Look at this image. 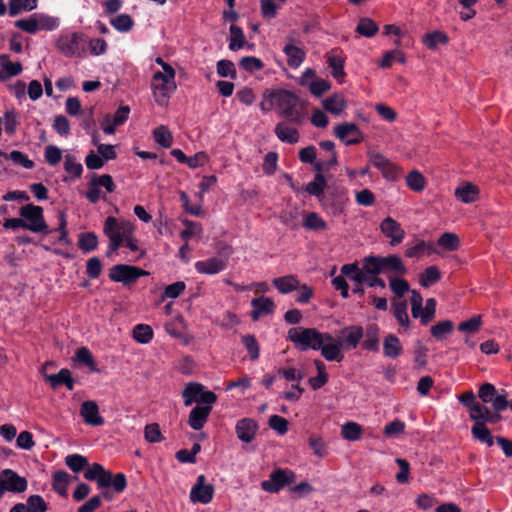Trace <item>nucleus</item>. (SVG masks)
Instances as JSON below:
<instances>
[{"mask_svg":"<svg viewBox=\"0 0 512 512\" xmlns=\"http://www.w3.org/2000/svg\"><path fill=\"white\" fill-rule=\"evenodd\" d=\"M365 339L362 342V348L367 351L377 352L380 342V328L377 324H368L364 330Z\"/></svg>","mask_w":512,"mask_h":512,"instance_id":"4be33fe9","label":"nucleus"},{"mask_svg":"<svg viewBox=\"0 0 512 512\" xmlns=\"http://www.w3.org/2000/svg\"><path fill=\"white\" fill-rule=\"evenodd\" d=\"M212 411V406L196 405L189 413L188 424L193 430L204 427Z\"/></svg>","mask_w":512,"mask_h":512,"instance_id":"412c9836","label":"nucleus"},{"mask_svg":"<svg viewBox=\"0 0 512 512\" xmlns=\"http://www.w3.org/2000/svg\"><path fill=\"white\" fill-rule=\"evenodd\" d=\"M389 285L390 289L397 297H402L410 289L409 283L403 278L391 277L389 279Z\"/></svg>","mask_w":512,"mask_h":512,"instance_id":"774afa93","label":"nucleus"},{"mask_svg":"<svg viewBox=\"0 0 512 512\" xmlns=\"http://www.w3.org/2000/svg\"><path fill=\"white\" fill-rule=\"evenodd\" d=\"M296 474L289 469L277 468L271 472L269 479L261 483L264 491L270 493L279 492L284 486L294 483Z\"/></svg>","mask_w":512,"mask_h":512,"instance_id":"1a4fd4ad","label":"nucleus"},{"mask_svg":"<svg viewBox=\"0 0 512 512\" xmlns=\"http://www.w3.org/2000/svg\"><path fill=\"white\" fill-rule=\"evenodd\" d=\"M20 216L26 221L25 229L34 233H51L43 215V208L33 204H27L20 209Z\"/></svg>","mask_w":512,"mask_h":512,"instance_id":"0eeeda50","label":"nucleus"},{"mask_svg":"<svg viewBox=\"0 0 512 512\" xmlns=\"http://www.w3.org/2000/svg\"><path fill=\"white\" fill-rule=\"evenodd\" d=\"M65 464L74 473L85 472L92 466L89 464L87 457L76 453L67 455L65 457Z\"/></svg>","mask_w":512,"mask_h":512,"instance_id":"72a5a7b5","label":"nucleus"},{"mask_svg":"<svg viewBox=\"0 0 512 512\" xmlns=\"http://www.w3.org/2000/svg\"><path fill=\"white\" fill-rule=\"evenodd\" d=\"M80 415L89 425L101 426L104 424V418L99 415V407L95 401H84L80 407Z\"/></svg>","mask_w":512,"mask_h":512,"instance_id":"a211bd4d","label":"nucleus"},{"mask_svg":"<svg viewBox=\"0 0 512 512\" xmlns=\"http://www.w3.org/2000/svg\"><path fill=\"white\" fill-rule=\"evenodd\" d=\"M18 125L19 119L17 112L14 109L6 111L4 114L5 132L10 136L14 135Z\"/></svg>","mask_w":512,"mask_h":512,"instance_id":"0e129e2a","label":"nucleus"},{"mask_svg":"<svg viewBox=\"0 0 512 512\" xmlns=\"http://www.w3.org/2000/svg\"><path fill=\"white\" fill-rule=\"evenodd\" d=\"M227 264V260L219 257H211L206 260L197 261L195 263V269L201 274L215 275L225 270Z\"/></svg>","mask_w":512,"mask_h":512,"instance_id":"6ab92c4d","label":"nucleus"},{"mask_svg":"<svg viewBox=\"0 0 512 512\" xmlns=\"http://www.w3.org/2000/svg\"><path fill=\"white\" fill-rule=\"evenodd\" d=\"M258 429V423L252 418H242L235 425L237 438L245 443H250L254 440Z\"/></svg>","mask_w":512,"mask_h":512,"instance_id":"dca6fc26","label":"nucleus"},{"mask_svg":"<svg viewBox=\"0 0 512 512\" xmlns=\"http://www.w3.org/2000/svg\"><path fill=\"white\" fill-rule=\"evenodd\" d=\"M133 230L134 226L130 222L119 223L113 216L106 218L103 227V232L108 239H111V237L113 238L114 236L125 239L127 235L132 234Z\"/></svg>","mask_w":512,"mask_h":512,"instance_id":"4468645a","label":"nucleus"},{"mask_svg":"<svg viewBox=\"0 0 512 512\" xmlns=\"http://www.w3.org/2000/svg\"><path fill=\"white\" fill-rule=\"evenodd\" d=\"M379 31V26L371 18H361L357 24L356 32L361 36L371 38L375 36Z\"/></svg>","mask_w":512,"mask_h":512,"instance_id":"a19ab883","label":"nucleus"},{"mask_svg":"<svg viewBox=\"0 0 512 512\" xmlns=\"http://www.w3.org/2000/svg\"><path fill=\"white\" fill-rule=\"evenodd\" d=\"M459 242V237L450 232L443 233L438 239V245L447 251L457 250Z\"/></svg>","mask_w":512,"mask_h":512,"instance_id":"052dcab7","label":"nucleus"},{"mask_svg":"<svg viewBox=\"0 0 512 512\" xmlns=\"http://www.w3.org/2000/svg\"><path fill=\"white\" fill-rule=\"evenodd\" d=\"M98 246V237L94 232H83L78 236V247L84 253L94 251Z\"/></svg>","mask_w":512,"mask_h":512,"instance_id":"79ce46f5","label":"nucleus"},{"mask_svg":"<svg viewBox=\"0 0 512 512\" xmlns=\"http://www.w3.org/2000/svg\"><path fill=\"white\" fill-rule=\"evenodd\" d=\"M403 352L400 339L394 334H388L383 341V354L385 357L395 359Z\"/></svg>","mask_w":512,"mask_h":512,"instance_id":"393cba45","label":"nucleus"},{"mask_svg":"<svg viewBox=\"0 0 512 512\" xmlns=\"http://www.w3.org/2000/svg\"><path fill=\"white\" fill-rule=\"evenodd\" d=\"M38 31H54L60 26L58 17L50 16L45 13H36Z\"/></svg>","mask_w":512,"mask_h":512,"instance_id":"a18cd8bd","label":"nucleus"},{"mask_svg":"<svg viewBox=\"0 0 512 512\" xmlns=\"http://www.w3.org/2000/svg\"><path fill=\"white\" fill-rule=\"evenodd\" d=\"M110 24L119 32H128L134 25V20L128 14H120L110 20Z\"/></svg>","mask_w":512,"mask_h":512,"instance_id":"6e6d98bb","label":"nucleus"},{"mask_svg":"<svg viewBox=\"0 0 512 512\" xmlns=\"http://www.w3.org/2000/svg\"><path fill=\"white\" fill-rule=\"evenodd\" d=\"M70 475L64 470H58L52 475V488L62 497L68 496V484Z\"/></svg>","mask_w":512,"mask_h":512,"instance_id":"cd10ccee","label":"nucleus"},{"mask_svg":"<svg viewBox=\"0 0 512 512\" xmlns=\"http://www.w3.org/2000/svg\"><path fill=\"white\" fill-rule=\"evenodd\" d=\"M217 74L223 78L235 79L237 72L234 63L227 59L219 60L217 62Z\"/></svg>","mask_w":512,"mask_h":512,"instance_id":"680f3d73","label":"nucleus"},{"mask_svg":"<svg viewBox=\"0 0 512 512\" xmlns=\"http://www.w3.org/2000/svg\"><path fill=\"white\" fill-rule=\"evenodd\" d=\"M241 342L246 348L250 359L252 361L257 360L260 355V347L256 337L252 334L243 335Z\"/></svg>","mask_w":512,"mask_h":512,"instance_id":"8fccbe9b","label":"nucleus"},{"mask_svg":"<svg viewBox=\"0 0 512 512\" xmlns=\"http://www.w3.org/2000/svg\"><path fill=\"white\" fill-rule=\"evenodd\" d=\"M322 106L325 111L334 115H340L347 108V101L342 94L335 93L324 99Z\"/></svg>","mask_w":512,"mask_h":512,"instance_id":"b1692460","label":"nucleus"},{"mask_svg":"<svg viewBox=\"0 0 512 512\" xmlns=\"http://www.w3.org/2000/svg\"><path fill=\"white\" fill-rule=\"evenodd\" d=\"M277 106L280 109V115L288 122L296 125L302 124L305 118L304 107L293 92L281 90L277 94Z\"/></svg>","mask_w":512,"mask_h":512,"instance_id":"7ed1b4c3","label":"nucleus"},{"mask_svg":"<svg viewBox=\"0 0 512 512\" xmlns=\"http://www.w3.org/2000/svg\"><path fill=\"white\" fill-rule=\"evenodd\" d=\"M326 187V177L324 175L318 174L314 175L313 181L307 183L304 186V190L309 195L315 196L321 202L323 208L328 212L333 215H338L342 212V206L338 201H333L330 197L324 195Z\"/></svg>","mask_w":512,"mask_h":512,"instance_id":"39448f33","label":"nucleus"},{"mask_svg":"<svg viewBox=\"0 0 512 512\" xmlns=\"http://www.w3.org/2000/svg\"><path fill=\"white\" fill-rule=\"evenodd\" d=\"M214 496V486L206 483L205 475H199L191 488L190 499L194 503L208 504Z\"/></svg>","mask_w":512,"mask_h":512,"instance_id":"9b49d317","label":"nucleus"},{"mask_svg":"<svg viewBox=\"0 0 512 512\" xmlns=\"http://www.w3.org/2000/svg\"><path fill=\"white\" fill-rule=\"evenodd\" d=\"M381 262L383 271L387 270L399 275H404L407 272L401 258L395 254H390L385 257L381 256Z\"/></svg>","mask_w":512,"mask_h":512,"instance_id":"7c9ffc66","label":"nucleus"},{"mask_svg":"<svg viewBox=\"0 0 512 512\" xmlns=\"http://www.w3.org/2000/svg\"><path fill=\"white\" fill-rule=\"evenodd\" d=\"M406 184L411 190L420 192L424 190L426 181L424 176L418 170H412L406 176Z\"/></svg>","mask_w":512,"mask_h":512,"instance_id":"603ef678","label":"nucleus"},{"mask_svg":"<svg viewBox=\"0 0 512 512\" xmlns=\"http://www.w3.org/2000/svg\"><path fill=\"white\" fill-rule=\"evenodd\" d=\"M75 360L78 363L87 366L90 372H99L96 361L93 358L91 351L87 347H80L76 350Z\"/></svg>","mask_w":512,"mask_h":512,"instance_id":"4c0bfd02","label":"nucleus"},{"mask_svg":"<svg viewBox=\"0 0 512 512\" xmlns=\"http://www.w3.org/2000/svg\"><path fill=\"white\" fill-rule=\"evenodd\" d=\"M87 36L81 32L63 33L56 41L57 50L67 58H82L86 53Z\"/></svg>","mask_w":512,"mask_h":512,"instance_id":"20e7f679","label":"nucleus"},{"mask_svg":"<svg viewBox=\"0 0 512 512\" xmlns=\"http://www.w3.org/2000/svg\"><path fill=\"white\" fill-rule=\"evenodd\" d=\"M479 188L469 182L463 183L455 190V196L463 203L475 202L478 198Z\"/></svg>","mask_w":512,"mask_h":512,"instance_id":"a878e982","label":"nucleus"},{"mask_svg":"<svg viewBox=\"0 0 512 512\" xmlns=\"http://www.w3.org/2000/svg\"><path fill=\"white\" fill-rule=\"evenodd\" d=\"M441 279V272L437 266H429L427 267L420 275H419V284L422 287L428 288L431 285L437 283Z\"/></svg>","mask_w":512,"mask_h":512,"instance_id":"58836bf2","label":"nucleus"},{"mask_svg":"<svg viewBox=\"0 0 512 512\" xmlns=\"http://www.w3.org/2000/svg\"><path fill=\"white\" fill-rule=\"evenodd\" d=\"M230 31V43L229 49L231 51H237L243 48L245 43L244 32L241 27L232 24L229 28Z\"/></svg>","mask_w":512,"mask_h":512,"instance_id":"09e8293b","label":"nucleus"},{"mask_svg":"<svg viewBox=\"0 0 512 512\" xmlns=\"http://www.w3.org/2000/svg\"><path fill=\"white\" fill-rule=\"evenodd\" d=\"M380 231L382 234L390 239L391 246L399 245L405 238V230L401 227L395 219L390 216L384 218L380 223Z\"/></svg>","mask_w":512,"mask_h":512,"instance_id":"f8f14e48","label":"nucleus"},{"mask_svg":"<svg viewBox=\"0 0 512 512\" xmlns=\"http://www.w3.org/2000/svg\"><path fill=\"white\" fill-rule=\"evenodd\" d=\"M14 26L22 31L35 34L38 32L36 13L30 15L28 18L16 20Z\"/></svg>","mask_w":512,"mask_h":512,"instance_id":"13d9d810","label":"nucleus"},{"mask_svg":"<svg viewBox=\"0 0 512 512\" xmlns=\"http://www.w3.org/2000/svg\"><path fill=\"white\" fill-rule=\"evenodd\" d=\"M334 135L345 145H356L363 141V134L355 123L345 122L334 127Z\"/></svg>","mask_w":512,"mask_h":512,"instance_id":"9d476101","label":"nucleus"},{"mask_svg":"<svg viewBox=\"0 0 512 512\" xmlns=\"http://www.w3.org/2000/svg\"><path fill=\"white\" fill-rule=\"evenodd\" d=\"M449 37L441 31H432L424 35L423 44L430 50H435L439 44H447Z\"/></svg>","mask_w":512,"mask_h":512,"instance_id":"37998d69","label":"nucleus"},{"mask_svg":"<svg viewBox=\"0 0 512 512\" xmlns=\"http://www.w3.org/2000/svg\"><path fill=\"white\" fill-rule=\"evenodd\" d=\"M341 274L349 280L358 284H363V270L362 266L359 267L357 262L344 264L340 269Z\"/></svg>","mask_w":512,"mask_h":512,"instance_id":"ea45409f","label":"nucleus"},{"mask_svg":"<svg viewBox=\"0 0 512 512\" xmlns=\"http://www.w3.org/2000/svg\"><path fill=\"white\" fill-rule=\"evenodd\" d=\"M393 314L401 326L409 327L410 320L407 313V302L405 300L393 303Z\"/></svg>","mask_w":512,"mask_h":512,"instance_id":"864d4df0","label":"nucleus"},{"mask_svg":"<svg viewBox=\"0 0 512 512\" xmlns=\"http://www.w3.org/2000/svg\"><path fill=\"white\" fill-rule=\"evenodd\" d=\"M303 226L312 231L327 229V223L315 212L308 213L303 221Z\"/></svg>","mask_w":512,"mask_h":512,"instance_id":"3c124183","label":"nucleus"},{"mask_svg":"<svg viewBox=\"0 0 512 512\" xmlns=\"http://www.w3.org/2000/svg\"><path fill=\"white\" fill-rule=\"evenodd\" d=\"M0 479L3 481L6 491L22 493L27 489L26 478L19 476L11 469H4L0 472Z\"/></svg>","mask_w":512,"mask_h":512,"instance_id":"2eb2a0df","label":"nucleus"},{"mask_svg":"<svg viewBox=\"0 0 512 512\" xmlns=\"http://www.w3.org/2000/svg\"><path fill=\"white\" fill-rule=\"evenodd\" d=\"M319 350H321V355L327 361L340 362L344 358V356L341 352V343H339V342L338 343H333V341L324 342Z\"/></svg>","mask_w":512,"mask_h":512,"instance_id":"c9c22d12","label":"nucleus"},{"mask_svg":"<svg viewBox=\"0 0 512 512\" xmlns=\"http://www.w3.org/2000/svg\"><path fill=\"white\" fill-rule=\"evenodd\" d=\"M26 505L29 512H46L48 509V505L43 497L36 494L27 498Z\"/></svg>","mask_w":512,"mask_h":512,"instance_id":"338daca9","label":"nucleus"},{"mask_svg":"<svg viewBox=\"0 0 512 512\" xmlns=\"http://www.w3.org/2000/svg\"><path fill=\"white\" fill-rule=\"evenodd\" d=\"M64 169L67 173L79 178L83 172V166L76 161V157L72 154H67L64 161Z\"/></svg>","mask_w":512,"mask_h":512,"instance_id":"e2e57ef3","label":"nucleus"},{"mask_svg":"<svg viewBox=\"0 0 512 512\" xmlns=\"http://www.w3.org/2000/svg\"><path fill=\"white\" fill-rule=\"evenodd\" d=\"M287 39L289 43L284 46L283 52L287 56L288 66L296 69L304 62L306 52L302 48L293 45L294 38L292 36H289Z\"/></svg>","mask_w":512,"mask_h":512,"instance_id":"aec40b11","label":"nucleus"},{"mask_svg":"<svg viewBox=\"0 0 512 512\" xmlns=\"http://www.w3.org/2000/svg\"><path fill=\"white\" fill-rule=\"evenodd\" d=\"M274 133L277 138L288 144H295L299 140V132L296 128H291L284 123H278L275 126Z\"/></svg>","mask_w":512,"mask_h":512,"instance_id":"bb28decb","label":"nucleus"},{"mask_svg":"<svg viewBox=\"0 0 512 512\" xmlns=\"http://www.w3.org/2000/svg\"><path fill=\"white\" fill-rule=\"evenodd\" d=\"M273 285L282 294H288L300 287V283L294 275L275 278L273 279Z\"/></svg>","mask_w":512,"mask_h":512,"instance_id":"473e14b6","label":"nucleus"},{"mask_svg":"<svg viewBox=\"0 0 512 512\" xmlns=\"http://www.w3.org/2000/svg\"><path fill=\"white\" fill-rule=\"evenodd\" d=\"M343 333H347L343 340V344H345L348 348L355 349L364 336V329L360 325H353L346 327L343 330Z\"/></svg>","mask_w":512,"mask_h":512,"instance_id":"2f4dec72","label":"nucleus"},{"mask_svg":"<svg viewBox=\"0 0 512 512\" xmlns=\"http://www.w3.org/2000/svg\"><path fill=\"white\" fill-rule=\"evenodd\" d=\"M363 429L356 422L349 421L342 425L341 435L345 440L357 441L361 438Z\"/></svg>","mask_w":512,"mask_h":512,"instance_id":"49530a36","label":"nucleus"},{"mask_svg":"<svg viewBox=\"0 0 512 512\" xmlns=\"http://www.w3.org/2000/svg\"><path fill=\"white\" fill-rule=\"evenodd\" d=\"M252 311L250 316L253 321L259 320L263 316L270 315L274 312L276 306L271 298L258 297L251 301Z\"/></svg>","mask_w":512,"mask_h":512,"instance_id":"f3484780","label":"nucleus"},{"mask_svg":"<svg viewBox=\"0 0 512 512\" xmlns=\"http://www.w3.org/2000/svg\"><path fill=\"white\" fill-rule=\"evenodd\" d=\"M327 64L329 68H331V74L334 79H336L339 83H342L346 73L344 71V59L339 55H334L332 53H328L326 55Z\"/></svg>","mask_w":512,"mask_h":512,"instance_id":"c85d7f7f","label":"nucleus"},{"mask_svg":"<svg viewBox=\"0 0 512 512\" xmlns=\"http://www.w3.org/2000/svg\"><path fill=\"white\" fill-rule=\"evenodd\" d=\"M153 137L157 144L163 148H170L173 143L172 133L164 125H160L153 131Z\"/></svg>","mask_w":512,"mask_h":512,"instance_id":"de8ad7c7","label":"nucleus"},{"mask_svg":"<svg viewBox=\"0 0 512 512\" xmlns=\"http://www.w3.org/2000/svg\"><path fill=\"white\" fill-rule=\"evenodd\" d=\"M38 0H9L8 13L11 17L19 15L23 11L30 12L37 8Z\"/></svg>","mask_w":512,"mask_h":512,"instance_id":"f704fd0d","label":"nucleus"},{"mask_svg":"<svg viewBox=\"0 0 512 512\" xmlns=\"http://www.w3.org/2000/svg\"><path fill=\"white\" fill-rule=\"evenodd\" d=\"M369 162L377 168L387 180L394 181L398 177L397 167L383 154L372 151L368 153Z\"/></svg>","mask_w":512,"mask_h":512,"instance_id":"ddd939ff","label":"nucleus"},{"mask_svg":"<svg viewBox=\"0 0 512 512\" xmlns=\"http://www.w3.org/2000/svg\"><path fill=\"white\" fill-rule=\"evenodd\" d=\"M133 338L141 344H147L153 338V330L149 325L137 324L133 329Z\"/></svg>","mask_w":512,"mask_h":512,"instance_id":"5fc2aeb1","label":"nucleus"},{"mask_svg":"<svg viewBox=\"0 0 512 512\" xmlns=\"http://www.w3.org/2000/svg\"><path fill=\"white\" fill-rule=\"evenodd\" d=\"M204 386L198 382H190L186 385L184 390L182 391V397L184 399V405L190 406L194 402H198L200 392Z\"/></svg>","mask_w":512,"mask_h":512,"instance_id":"e433bc0d","label":"nucleus"},{"mask_svg":"<svg viewBox=\"0 0 512 512\" xmlns=\"http://www.w3.org/2000/svg\"><path fill=\"white\" fill-rule=\"evenodd\" d=\"M149 273L137 266L127 264H116L109 271V278L113 282H120L124 286H130L135 283L140 277L146 276Z\"/></svg>","mask_w":512,"mask_h":512,"instance_id":"6e6552de","label":"nucleus"},{"mask_svg":"<svg viewBox=\"0 0 512 512\" xmlns=\"http://www.w3.org/2000/svg\"><path fill=\"white\" fill-rule=\"evenodd\" d=\"M287 340L300 351L319 350L324 342L334 341L330 333H321L315 328L295 327L288 331Z\"/></svg>","mask_w":512,"mask_h":512,"instance_id":"f03ea898","label":"nucleus"},{"mask_svg":"<svg viewBox=\"0 0 512 512\" xmlns=\"http://www.w3.org/2000/svg\"><path fill=\"white\" fill-rule=\"evenodd\" d=\"M151 87L156 103L160 106H165L171 94L177 89L175 76H165L160 71H157L152 77Z\"/></svg>","mask_w":512,"mask_h":512,"instance_id":"423d86ee","label":"nucleus"},{"mask_svg":"<svg viewBox=\"0 0 512 512\" xmlns=\"http://www.w3.org/2000/svg\"><path fill=\"white\" fill-rule=\"evenodd\" d=\"M84 478L95 481L98 488L102 490L100 496L107 501L113 500V492L122 493L127 487V478L124 473L112 474L99 463H93L90 469L85 471Z\"/></svg>","mask_w":512,"mask_h":512,"instance_id":"f257e3e1","label":"nucleus"},{"mask_svg":"<svg viewBox=\"0 0 512 512\" xmlns=\"http://www.w3.org/2000/svg\"><path fill=\"white\" fill-rule=\"evenodd\" d=\"M364 276L379 275L383 272L381 256L368 255L361 261Z\"/></svg>","mask_w":512,"mask_h":512,"instance_id":"c756f323","label":"nucleus"},{"mask_svg":"<svg viewBox=\"0 0 512 512\" xmlns=\"http://www.w3.org/2000/svg\"><path fill=\"white\" fill-rule=\"evenodd\" d=\"M85 197L92 204H96L100 199H103L104 201L107 200L106 195H101V190L93 177L88 183V189Z\"/></svg>","mask_w":512,"mask_h":512,"instance_id":"69168bd1","label":"nucleus"},{"mask_svg":"<svg viewBox=\"0 0 512 512\" xmlns=\"http://www.w3.org/2000/svg\"><path fill=\"white\" fill-rule=\"evenodd\" d=\"M307 87L312 95L315 97H321L324 93L330 90L331 82L329 80L316 78L312 80Z\"/></svg>","mask_w":512,"mask_h":512,"instance_id":"bf43d9fd","label":"nucleus"},{"mask_svg":"<svg viewBox=\"0 0 512 512\" xmlns=\"http://www.w3.org/2000/svg\"><path fill=\"white\" fill-rule=\"evenodd\" d=\"M472 438L480 443L486 444L488 447L494 445L495 437L492 435L490 429L481 422H475L471 427Z\"/></svg>","mask_w":512,"mask_h":512,"instance_id":"5701e85b","label":"nucleus"},{"mask_svg":"<svg viewBox=\"0 0 512 512\" xmlns=\"http://www.w3.org/2000/svg\"><path fill=\"white\" fill-rule=\"evenodd\" d=\"M482 324L483 321L481 315H474L469 320L461 322L457 329L460 332L473 334L480 330Z\"/></svg>","mask_w":512,"mask_h":512,"instance_id":"4d7b16f0","label":"nucleus"},{"mask_svg":"<svg viewBox=\"0 0 512 512\" xmlns=\"http://www.w3.org/2000/svg\"><path fill=\"white\" fill-rule=\"evenodd\" d=\"M453 329L454 324L451 320H443L433 325L430 333L436 340L442 341L447 335L452 333Z\"/></svg>","mask_w":512,"mask_h":512,"instance_id":"c03bdc74","label":"nucleus"}]
</instances>
